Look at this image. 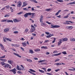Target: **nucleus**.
<instances>
[{
	"mask_svg": "<svg viewBox=\"0 0 75 75\" xmlns=\"http://www.w3.org/2000/svg\"><path fill=\"white\" fill-rule=\"evenodd\" d=\"M1 64L3 67L5 68H8L9 67V65H10L9 64L5 63L3 62H1Z\"/></svg>",
	"mask_w": 75,
	"mask_h": 75,
	"instance_id": "obj_1",
	"label": "nucleus"
},
{
	"mask_svg": "<svg viewBox=\"0 0 75 75\" xmlns=\"http://www.w3.org/2000/svg\"><path fill=\"white\" fill-rule=\"evenodd\" d=\"M51 27H50V28H58V27H60V26H59L58 25H51Z\"/></svg>",
	"mask_w": 75,
	"mask_h": 75,
	"instance_id": "obj_2",
	"label": "nucleus"
},
{
	"mask_svg": "<svg viewBox=\"0 0 75 75\" xmlns=\"http://www.w3.org/2000/svg\"><path fill=\"white\" fill-rule=\"evenodd\" d=\"M9 71H10L12 72L14 74H16V68H14L11 70H10Z\"/></svg>",
	"mask_w": 75,
	"mask_h": 75,
	"instance_id": "obj_3",
	"label": "nucleus"
},
{
	"mask_svg": "<svg viewBox=\"0 0 75 75\" xmlns=\"http://www.w3.org/2000/svg\"><path fill=\"white\" fill-rule=\"evenodd\" d=\"M18 3L17 6L19 7H21V5H22V4H23V3L21 2L20 1H18Z\"/></svg>",
	"mask_w": 75,
	"mask_h": 75,
	"instance_id": "obj_4",
	"label": "nucleus"
},
{
	"mask_svg": "<svg viewBox=\"0 0 75 75\" xmlns=\"http://www.w3.org/2000/svg\"><path fill=\"white\" fill-rule=\"evenodd\" d=\"M28 16H30V12L26 13L24 15V17L25 18H27L28 17Z\"/></svg>",
	"mask_w": 75,
	"mask_h": 75,
	"instance_id": "obj_5",
	"label": "nucleus"
},
{
	"mask_svg": "<svg viewBox=\"0 0 75 75\" xmlns=\"http://www.w3.org/2000/svg\"><path fill=\"white\" fill-rule=\"evenodd\" d=\"M35 14V13H31V12H29V16H31V15L32 17L31 18H34V15Z\"/></svg>",
	"mask_w": 75,
	"mask_h": 75,
	"instance_id": "obj_6",
	"label": "nucleus"
},
{
	"mask_svg": "<svg viewBox=\"0 0 75 75\" xmlns=\"http://www.w3.org/2000/svg\"><path fill=\"white\" fill-rule=\"evenodd\" d=\"M0 46L1 47V49L2 50L4 51L5 50V49L4 48V47L3 46V45L2 44H0Z\"/></svg>",
	"mask_w": 75,
	"mask_h": 75,
	"instance_id": "obj_7",
	"label": "nucleus"
},
{
	"mask_svg": "<svg viewBox=\"0 0 75 75\" xmlns=\"http://www.w3.org/2000/svg\"><path fill=\"white\" fill-rule=\"evenodd\" d=\"M62 39H59V42L58 43V45H61V44L62 43Z\"/></svg>",
	"mask_w": 75,
	"mask_h": 75,
	"instance_id": "obj_8",
	"label": "nucleus"
},
{
	"mask_svg": "<svg viewBox=\"0 0 75 75\" xmlns=\"http://www.w3.org/2000/svg\"><path fill=\"white\" fill-rule=\"evenodd\" d=\"M66 28L67 29H69V30H71L73 27H72V26H67L66 27Z\"/></svg>",
	"mask_w": 75,
	"mask_h": 75,
	"instance_id": "obj_9",
	"label": "nucleus"
},
{
	"mask_svg": "<svg viewBox=\"0 0 75 75\" xmlns=\"http://www.w3.org/2000/svg\"><path fill=\"white\" fill-rule=\"evenodd\" d=\"M43 16L41 15L40 16V21L41 23H42L43 22Z\"/></svg>",
	"mask_w": 75,
	"mask_h": 75,
	"instance_id": "obj_10",
	"label": "nucleus"
},
{
	"mask_svg": "<svg viewBox=\"0 0 75 75\" xmlns=\"http://www.w3.org/2000/svg\"><path fill=\"white\" fill-rule=\"evenodd\" d=\"M8 64H10L11 65H12L13 64V61L11 60H8Z\"/></svg>",
	"mask_w": 75,
	"mask_h": 75,
	"instance_id": "obj_11",
	"label": "nucleus"
},
{
	"mask_svg": "<svg viewBox=\"0 0 75 75\" xmlns=\"http://www.w3.org/2000/svg\"><path fill=\"white\" fill-rule=\"evenodd\" d=\"M14 55H16V56H17V57H18L19 58H21V56L19 55L18 54L16 53H13Z\"/></svg>",
	"mask_w": 75,
	"mask_h": 75,
	"instance_id": "obj_12",
	"label": "nucleus"
},
{
	"mask_svg": "<svg viewBox=\"0 0 75 75\" xmlns=\"http://www.w3.org/2000/svg\"><path fill=\"white\" fill-rule=\"evenodd\" d=\"M41 48H42V49H44V50H47L48 49L47 46H42L41 47Z\"/></svg>",
	"mask_w": 75,
	"mask_h": 75,
	"instance_id": "obj_13",
	"label": "nucleus"
},
{
	"mask_svg": "<svg viewBox=\"0 0 75 75\" xmlns=\"http://www.w3.org/2000/svg\"><path fill=\"white\" fill-rule=\"evenodd\" d=\"M35 30V28H31L30 29V33H33L34 31Z\"/></svg>",
	"mask_w": 75,
	"mask_h": 75,
	"instance_id": "obj_14",
	"label": "nucleus"
},
{
	"mask_svg": "<svg viewBox=\"0 0 75 75\" xmlns=\"http://www.w3.org/2000/svg\"><path fill=\"white\" fill-rule=\"evenodd\" d=\"M9 31V28H6L4 30V31L5 33H6V32H7V31Z\"/></svg>",
	"mask_w": 75,
	"mask_h": 75,
	"instance_id": "obj_15",
	"label": "nucleus"
},
{
	"mask_svg": "<svg viewBox=\"0 0 75 75\" xmlns=\"http://www.w3.org/2000/svg\"><path fill=\"white\" fill-rule=\"evenodd\" d=\"M63 41H68V38H64L62 39Z\"/></svg>",
	"mask_w": 75,
	"mask_h": 75,
	"instance_id": "obj_16",
	"label": "nucleus"
},
{
	"mask_svg": "<svg viewBox=\"0 0 75 75\" xmlns=\"http://www.w3.org/2000/svg\"><path fill=\"white\" fill-rule=\"evenodd\" d=\"M21 66L22 67L21 70H22V71H25V68H24V67L23 66V65H21Z\"/></svg>",
	"mask_w": 75,
	"mask_h": 75,
	"instance_id": "obj_17",
	"label": "nucleus"
},
{
	"mask_svg": "<svg viewBox=\"0 0 75 75\" xmlns=\"http://www.w3.org/2000/svg\"><path fill=\"white\" fill-rule=\"evenodd\" d=\"M52 10V9L49 8V9H46L45 10V11H50Z\"/></svg>",
	"mask_w": 75,
	"mask_h": 75,
	"instance_id": "obj_18",
	"label": "nucleus"
},
{
	"mask_svg": "<svg viewBox=\"0 0 75 75\" xmlns=\"http://www.w3.org/2000/svg\"><path fill=\"white\" fill-rule=\"evenodd\" d=\"M41 25L42 26H43V27H45V25H46L45 24L42 23V22H41Z\"/></svg>",
	"mask_w": 75,
	"mask_h": 75,
	"instance_id": "obj_19",
	"label": "nucleus"
},
{
	"mask_svg": "<svg viewBox=\"0 0 75 75\" xmlns=\"http://www.w3.org/2000/svg\"><path fill=\"white\" fill-rule=\"evenodd\" d=\"M61 53H59L57 54H54V56H58V55H61Z\"/></svg>",
	"mask_w": 75,
	"mask_h": 75,
	"instance_id": "obj_20",
	"label": "nucleus"
},
{
	"mask_svg": "<svg viewBox=\"0 0 75 75\" xmlns=\"http://www.w3.org/2000/svg\"><path fill=\"white\" fill-rule=\"evenodd\" d=\"M22 45L23 47H25L27 45L26 44V43H25V42H23L22 43Z\"/></svg>",
	"mask_w": 75,
	"mask_h": 75,
	"instance_id": "obj_21",
	"label": "nucleus"
},
{
	"mask_svg": "<svg viewBox=\"0 0 75 75\" xmlns=\"http://www.w3.org/2000/svg\"><path fill=\"white\" fill-rule=\"evenodd\" d=\"M13 21L15 23H17V22H18L19 21L17 19H13Z\"/></svg>",
	"mask_w": 75,
	"mask_h": 75,
	"instance_id": "obj_22",
	"label": "nucleus"
},
{
	"mask_svg": "<svg viewBox=\"0 0 75 75\" xmlns=\"http://www.w3.org/2000/svg\"><path fill=\"white\" fill-rule=\"evenodd\" d=\"M23 7H24V6H26L27 4L25 2H23Z\"/></svg>",
	"mask_w": 75,
	"mask_h": 75,
	"instance_id": "obj_23",
	"label": "nucleus"
},
{
	"mask_svg": "<svg viewBox=\"0 0 75 75\" xmlns=\"http://www.w3.org/2000/svg\"><path fill=\"white\" fill-rule=\"evenodd\" d=\"M5 40H7L8 41H11V40L8 38H5Z\"/></svg>",
	"mask_w": 75,
	"mask_h": 75,
	"instance_id": "obj_24",
	"label": "nucleus"
},
{
	"mask_svg": "<svg viewBox=\"0 0 75 75\" xmlns=\"http://www.w3.org/2000/svg\"><path fill=\"white\" fill-rule=\"evenodd\" d=\"M71 41H75V39L74 38H71L70 39Z\"/></svg>",
	"mask_w": 75,
	"mask_h": 75,
	"instance_id": "obj_25",
	"label": "nucleus"
},
{
	"mask_svg": "<svg viewBox=\"0 0 75 75\" xmlns=\"http://www.w3.org/2000/svg\"><path fill=\"white\" fill-rule=\"evenodd\" d=\"M13 23V21L12 20H9L7 21V23Z\"/></svg>",
	"mask_w": 75,
	"mask_h": 75,
	"instance_id": "obj_26",
	"label": "nucleus"
},
{
	"mask_svg": "<svg viewBox=\"0 0 75 75\" xmlns=\"http://www.w3.org/2000/svg\"><path fill=\"white\" fill-rule=\"evenodd\" d=\"M39 72H41V73H44V72H45V71H43L41 70H40V69H39Z\"/></svg>",
	"mask_w": 75,
	"mask_h": 75,
	"instance_id": "obj_27",
	"label": "nucleus"
},
{
	"mask_svg": "<svg viewBox=\"0 0 75 75\" xmlns=\"http://www.w3.org/2000/svg\"><path fill=\"white\" fill-rule=\"evenodd\" d=\"M27 61H28V62H32V60L29 59H26Z\"/></svg>",
	"mask_w": 75,
	"mask_h": 75,
	"instance_id": "obj_28",
	"label": "nucleus"
},
{
	"mask_svg": "<svg viewBox=\"0 0 75 75\" xmlns=\"http://www.w3.org/2000/svg\"><path fill=\"white\" fill-rule=\"evenodd\" d=\"M17 69L18 70V71H21V69L19 68V67L18 66H17Z\"/></svg>",
	"mask_w": 75,
	"mask_h": 75,
	"instance_id": "obj_29",
	"label": "nucleus"
},
{
	"mask_svg": "<svg viewBox=\"0 0 75 75\" xmlns=\"http://www.w3.org/2000/svg\"><path fill=\"white\" fill-rule=\"evenodd\" d=\"M29 52L31 53V54L34 53V51H33V50H30Z\"/></svg>",
	"mask_w": 75,
	"mask_h": 75,
	"instance_id": "obj_30",
	"label": "nucleus"
},
{
	"mask_svg": "<svg viewBox=\"0 0 75 75\" xmlns=\"http://www.w3.org/2000/svg\"><path fill=\"white\" fill-rule=\"evenodd\" d=\"M40 51V49H36L35 50V52H37V51Z\"/></svg>",
	"mask_w": 75,
	"mask_h": 75,
	"instance_id": "obj_31",
	"label": "nucleus"
},
{
	"mask_svg": "<svg viewBox=\"0 0 75 75\" xmlns=\"http://www.w3.org/2000/svg\"><path fill=\"white\" fill-rule=\"evenodd\" d=\"M32 2H34L35 3H37L38 2L35 0H32Z\"/></svg>",
	"mask_w": 75,
	"mask_h": 75,
	"instance_id": "obj_32",
	"label": "nucleus"
},
{
	"mask_svg": "<svg viewBox=\"0 0 75 75\" xmlns=\"http://www.w3.org/2000/svg\"><path fill=\"white\" fill-rule=\"evenodd\" d=\"M62 54H64V55H65L67 54V52H66V51L63 52H62Z\"/></svg>",
	"mask_w": 75,
	"mask_h": 75,
	"instance_id": "obj_33",
	"label": "nucleus"
},
{
	"mask_svg": "<svg viewBox=\"0 0 75 75\" xmlns=\"http://www.w3.org/2000/svg\"><path fill=\"white\" fill-rule=\"evenodd\" d=\"M54 40L52 41V43H54L55 42V40H56V38H54Z\"/></svg>",
	"mask_w": 75,
	"mask_h": 75,
	"instance_id": "obj_34",
	"label": "nucleus"
},
{
	"mask_svg": "<svg viewBox=\"0 0 75 75\" xmlns=\"http://www.w3.org/2000/svg\"><path fill=\"white\" fill-rule=\"evenodd\" d=\"M12 46H13V47H17V45L15 44L14 45V44H12L11 45Z\"/></svg>",
	"mask_w": 75,
	"mask_h": 75,
	"instance_id": "obj_35",
	"label": "nucleus"
},
{
	"mask_svg": "<svg viewBox=\"0 0 75 75\" xmlns=\"http://www.w3.org/2000/svg\"><path fill=\"white\" fill-rule=\"evenodd\" d=\"M10 16V15L8 14H7L6 15H5L4 16V17H9Z\"/></svg>",
	"mask_w": 75,
	"mask_h": 75,
	"instance_id": "obj_36",
	"label": "nucleus"
},
{
	"mask_svg": "<svg viewBox=\"0 0 75 75\" xmlns=\"http://www.w3.org/2000/svg\"><path fill=\"white\" fill-rule=\"evenodd\" d=\"M29 70H30V71H31V72H36L35 71L31 69H30Z\"/></svg>",
	"mask_w": 75,
	"mask_h": 75,
	"instance_id": "obj_37",
	"label": "nucleus"
},
{
	"mask_svg": "<svg viewBox=\"0 0 75 75\" xmlns=\"http://www.w3.org/2000/svg\"><path fill=\"white\" fill-rule=\"evenodd\" d=\"M54 54H55L56 53H58V51L57 50H55L53 52Z\"/></svg>",
	"mask_w": 75,
	"mask_h": 75,
	"instance_id": "obj_38",
	"label": "nucleus"
},
{
	"mask_svg": "<svg viewBox=\"0 0 75 75\" xmlns=\"http://www.w3.org/2000/svg\"><path fill=\"white\" fill-rule=\"evenodd\" d=\"M57 1H59V2H63V1L62 0H56Z\"/></svg>",
	"mask_w": 75,
	"mask_h": 75,
	"instance_id": "obj_39",
	"label": "nucleus"
},
{
	"mask_svg": "<svg viewBox=\"0 0 75 75\" xmlns=\"http://www.w3.org/2000/svg\"><path fill=\"white\" fill-rule=\"evenodd\" d=\"M13 33H14V34H17L18 33V31H15L13 32Z\"/></svg>",
	"mask_w": 75,
	"mask_h": 75,
	"instance_id": "obj_40",
	"label": "nucleus"
},
{
	"mask_svg": "<svg viewBox=\"0 0 75 75\" xmlns=\"http://www.w3.org/2000/svg\"><path fill=\"white\" fill-rule=\"evenodd\" d=\"M75 4V1H74L73 2H71L69 4Z\"/></svg>",
	"mask_w": 75,
	"mask_h": 75,
	"instance_id": "obj_41",
	"label": "nucleus"
},
{
	"mask_svg": "<svg viewBox=\"0 0 75 75\" xmlns=\"http://www.w3.org/2000/svg\"><path fill=\"white\" fill-rule=\"evenodd\" d=\"M2 61H3V62H6V61H7V60H6V59H2Z\"/></svg>",
	"mask_w": 75,
	"mask_h": 75,
	"instance_id": "obj_42",
	"label": "nucleus"
},
{
	"mask_svg": "<svg viewBox=\"0 0 75 75\" xmlns=\"http://www.w3.org/2000/svg\"><path fill=\"white\" fill-rule=\"evenodd\" d=\"M17 73L18 74H22V72H21V71H18Z\"/></svg>",
	"mask_w": 75,
	"mask_h": 75,
	"instance_id": "obj_43",
	"label": "nucleus"
},
{
	"mask_svg": "<svg viewBox=\"0 0 75 75\" xmlns=\"http://www.w3.org/2000/svg\"><path fill=\"white\" fill-rule=\"evenodd\" d=\"M51 37V35H50V34L49 35L46 36V38H50Z\"/></svg>",
	"mask_w": 75,
	"mask_h": 75,
	"instance_id": "obj_44",
	"label": "nucleus"
},
{
	"mask_svg": "<svg viewBox=\"0 0 75 75\" xmlns=\"http://www.w3.org/2000/svg\"><path fill=\"white\" fill-rule=\"evenodd\" d=\"M7 19H5V20H3L2 21H1V22H6V21H7Z\"/></svg>",
	"mask_w": 75,
	"mask_h": 75,
	"instance_id": "obj_45",
	"label": "nucleus"
},
{
	"mask_svg": "<svg viewBox=\"0 0 75 75\" xmlns=\"http://www.w3.org/2000/svg\"><path fill=\"white\" fill-rule=\"evenodd\" d=\"M68 17H69V16L67 15V16H65L64 17V18H68Z\"/></svg>",
	"mask_w": 75,
	"mask_h": 75,
	"instance_id": "obj_46",
	"label": "nucleus"
},
{
	"mask_svg": "<svg viewBox=\"0 0 75 75\" xmlns=\"http://www.w3.org/2000/svg\"><path fill=\"white\" fill-rule=\"evenodd\" d=\"M68 71H74V69H68Z\"/></svg>",
	"mask_w": 75,
	"mask_h": 75,
	"instance_id": "obj_47",
	"label": "nucleus"
},
{
	"mask_svg": "<svg viewBox=\"0 0 75 75\" xmlns=\"http://www.w3.org/2000/svg\"><path fill=\"white\" fill-rule=\"evenodd\" d=\"M51 71V69H48L47 70V72H50Z\"/></svg>",
	"mask_w": 75,
	"mask_h": 75,
	"instance_id": "obj_48",
	"label": "nucleus"
},
{
	"mask_svg": "<svg viewBox=\"0 0 75 75\" xmlns=\"http://www.w3.org/2000/svg\"><path fill=\"white\" fill-rule=\"evenodd\" d=\"M46 74L49 75H52V74L50 73H46Z\"/></svg>",
	"mask_w": 75,
	"mask_h": 75,
	"instance_id": "obj_49",
	"label": "nucleus"
},
{
	"mask_svg": "<svg viewBox=\"0 0 75 75\" xmlns=\"http://www.w3.org/2000/svg\"><path fill=\"white\" fill-rule=\"evenodd\" d=\"M28 31V29L27 28L25 30L24 32H25V33H26V32H27V31Z\"/></svg>",
	"mask_w": 75,
	"mask_h": 75,
	"instance_id": "obj_50",
	"label": "nucleus"
},
{
	"mask_svg": "<svg viewBox=\"0 0 75 75\" xmlns=\"http://www.w3.org/2000/svg\"><path fill=\"white\" fill-rule=\"evenodd\" d=\"M23 13V12H20L17 13V14L18 15H20V14H21Z\"/></svg>",
	"mask_w": 75,
	"mask_h": 75,
	"instance_id": "obj_51",
	"label": "nucleus"
},
{
	"mask_svg": "<svg viewBox=\"0 0 75 75\" xmlns=\"http://www.w3.org/2000/svg\"><path fill=\"white\" fill-rule=\"evenodd\" d=\"M65 21L66 22H69V23H72V24H73V23L72 21Z\"/></svg>",
	"mask_w": 75,
	"mask_h": 75,
	"instance_id": "obj_52",
	"label": "nucleus"
},
{
	"mask_svg": "<svg viewBox=\"0 0 75 75\" xmlns=\"http://www.w3.org/2000/svg\"><path fill=\"white\" fill-rule=\"evenodd\" d=\"M59 60H60V59H57L55 61V62H57V61H59Z\"/></svg>",
	"mask_w": 75,
	"mask_h": 75,
	"instance_id": "obj_53",
	"label": "nucleus"
},
{
	"mask_svg": "<svg viewBox=\"0 0 75 75\" xmlns=\"http://www.w3.org/2000/svg\"><path fill=\"white\" fill-rule=\"evenodd\" d=\"M45 33L47 35H49V34H50V33H49V32H45Z\"/></svg>",
	"mask_w": 75,
	"mask_h": 75,
	"instance_id": "obj_54",
	"label": "nucleus"
},
{
	"mask_svg": "<svg viewBox=\"0 0 75 75\" xmlns=\"http://www.w3.org/2000/svg\"><path fill=\"white\" fill-rule=\"evenodd\" d=\"M62 65L61 63H57V66H58V65Z\"/></svg>",
	"mask_w": 75,
	"mask_h": 75,
	"instance_id": "obj_55",
	"label": "nucleus"
},
{
	"mask_svg": "<svg viewBox=\"0 0 75 75\" xmlns=\"http://www.w3.org/2000/svg\"><path fill=\"white\" fill-rule=\"evenodd\" d=\"M46 23H47V24H51V23L47 21H46Z\"/></svg>",
	"mask_w": 75,
	"mask_h": 75,
	"instance_id": "obj_56",
	"label": "nucleus"
},
{
	"mask_svg": "<svg viewBox=\"0 0 75 75\" xmlns=\"http://www.w3.org/2000/svg\"><path fill=\"white\" fill-rule=\"evenodd\" d=\"M21 48L23 51H24V49L23 47H21Z\"/></svg>",
	"mask_w": 75,
	"mask_h": 75,
	"instance_id": "obj_57",
	"label": "nucleus"
},
{
	"mask_svg": "<svg viewBox=\"0 0 75 75\" xmlns=\"http://www.w3.org/2000/svg\"><path fill=\"white\" fill-rule=\"evenodd\" d=\"M5 7H6L7 8H9V7H10V6L9 5H7L6 6H5Z\"/></svg>",
	"mask_w": 75,
	"mask_h": 75,
	"instance_id": "obj_58",
	"label": "nucleus"
},
{
	"mask_svg": "<svg viewBox=\"0 0 75 75\" xmlns=\"http://www.w3.org/2000/svg\"><path fill=\"white\" fill-rule=\"evenodd\" d=\"M60 70V69H58L56 70H55V71L56 72H58V71H59Z\"/></svg>",
	"mask_w": 75,
	"mask_h": 75,
	"instance_id": "obj_59",
	"label": "nucleus"
},
{
	"mask_svg": "<svg viewBox=\"0 0 75 75\" xmlns=\"http://www.w3.org/2000/svg\"><path fill=\"white\" fill-rule=\"evenodd\" d=\"M23 10H26V11L28 10V9H27V8H23Z\"/></svg>",
	"mask_w": 75,
	"mask_h": 75,
	"instance_id": "obj_60",
	"label": "nucleus"
},
{
	"mask_svg": "<svg viewBox=\"0 0 75 75\" xmlns=\"http://www.w3.org/2000/svg\"><path fill=\"white\" fill-rule=\"evenodd\" d=\"M42 69H43L44 70V71H46V69H45V68H42Z\"/></svg>",
	"mask_w": 75,
	"mask_h": 75,
	"instance_id": "obj_61",
	"label": "nucleus"
},
{
	"mask_svg": "<svg viewBox=\"0 0 75 75\" xmlns=\"http://www.w3.org/2000/svg\"><path fill=\"white\" fill-rule=\"evenodd\" d=\"M59 14V13H58V12H57L55 13V16H58V14Z\"/></svg>",
	"mask_w": 75,
	"mask_h": 75,
	"instance_id": "obj_62",
	"label": "nucleus"
},
{
	"mask_svg": "<svg viewBox=\"0 0 75 75\" xmlns=\"http://www.w3.org/2000/svg\"><path fill=\"white\" fill-rule=\"evenodd\" d=\"M11 50H13L14 51H16V49L14 48H12Z\"/></svg>",
	"mask_w": 75,
	"mask_h": 75,
	"instance_id": "obj_63",
	"label": "nucleus"
},
{
	"mask_svg": "<svg viewBox=\"0 0 75 75\" xmlns=\"http://www.w3.org/2000/svg\"><path fill=\"white\" fill-rule=\"evenodd\" d=\"M3 59L1 57H0V60L1 61H2L3 60Z\"/></svg>",
	"mask_w": 75,
	"mask_h": 75,
	"instance_id": "obj_64",
	"label": "nucleus"
}]
</instances>
